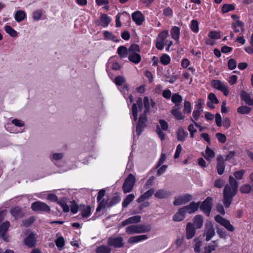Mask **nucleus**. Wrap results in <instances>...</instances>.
<instances>
[{"label":"nucleus","mask_w":253,"mask_h":253,"mask_svg":"<svg viewBox=\"0 0 253 253\" xmlns=\"http://www.w3.org/2000/svg\"><path fill=\"white\" fill-rule=\"evenodd\" d=\"M235 9V6L233 4H224L223 5L221 11L223 13H227Z\"/></svg>","instance_id":"nucleus-37"},{"label":"nucleus","mask_w":253,"mask_h":253,"mask_svg":"<svg viewBox=\"0 0 253 253\" xmlns=\"http://www.w3.org/2000/svg\"><path fill=\"white\" fill-rule=\"evenodd\" d=\"M251 190V187L248 184H245L242 186L240 188V191L243 193H249Z\"/></svg>","instance_id":"nucleus-59"},{"label":"nucleus","mask_w":253,"mask_h":253,"mask_svg":"<svg viewBox=\"0 0 253 253\" xmlns=\"http://www.w3.org/2000/svg\"><path fill=\"white\" fill-rule=\"evenodd\" d=\"M215 235L214 229L211 223L206 224L204 236L207 241H210Z\"/></svg>","instance_id":"nucleus-12"},{"label":"nucleus","mask_w":253,"mask_h":253,"mask_svg":"<svg viewBox=\"0 0 253 253\" xmlns=\"http://www.w3.org/2000/svg\"><path fill=\"white\" fill-rule=\"evenodd\" d=\"M182 96L177 93H173L171 96V102L174 104L173 107L182 108Z\"/></svg>","instance_id":"nucleus-17"},{"label":"nucleus","mask_w":253,"mask_h":253,"mask_svg":"<svg viewBox=\"0 0 253 253\" xmlns=\"http://www.w3.org/2000/svg\"><path fill=\"white\" fill-rule=\"evenodd\" d=\"M42 16V12L41 10H37L33 12V17L35 20H39Z\"/></svg>","instance_id":"nucleus-51"},{"label":"nucleus","mask_w":253,"mask_h":253,"mask_svg":"<svg viewBox=\"0 0 253 253\" xmlns=\"http://www.w3.org/2000/svg\"><path fill=\"white\" fill-rule=\"evenodd\" d=\"M135 177L134 176L130 173L128 174L123 185V190L125 193L130 192L135 183Z\"/></svg>","instance_id":"nucleus-5"},{"label":"nucleus","mask_w":253,"mask_h":253,"mask_svg":"<svg viewBox=\"0 0 253 253\" xmlns=\"http://www.w3.org/2000/svg\"><path fill=\"white\" fill-rule=\"evenodd\" d=\"M117 53L121 58H125L128 56V49L125 46H120L118 48Z\"/></svg>","instance_id":"nucleus-31"},{"label":"nucleus","mask_w":253,"mask_h":253,"mask_svg":"<svg viewBox=\"0 0 253 253\" xmlns=\"http://www.w3.org/2000/svg\"><path fill=\"white\" fill-rule=\"evenodd\" d=\"M11 123L18 127H22L24 126V122L23 121L16 119L12 120Z\"/></svg>","instance_id":"nucleus-62"},{"label":"nucleus","mask_w":253,"mask_h":253,"mask_svg":"<svg viewBox=\"0 0 253 253\" xmlns=\"http://www.w3.org/2000/svg\"><path fill=\"white\" fill-rule=\"evenodd\" d=\"M216 137L218 141L222 143H224L226 141V136L221 133H217L216 134Z\"/></svg>","instance_id":"nucleus-57"},{"label":"nucleus","mask_w":253,"mask_h":253,"mask_svg":"<svg viewBox=\"0 0 253 253\" xmlns=\"http://www.w3.org/2000/svg\"><path fill=\"white\" fill-rule=\"evenodd\" d=\"M111 249L107 246L102 245L97 248L96 252L97 253H110Z\"/></svg>","instance_id":"nucleus-35"},{"label":"nucleus","mask_w":253,"mask_h":253,"mask_svg":"<svg viewBox=\"0 0 253 253\" xmlns=\"http://www.w3.org/2000/svg\"><path fill=\"white\" fill-rule=\"evenodd\" d=\"M160 62L162 64L167 65L170 62V57L167 54H163L160 58Z\"/></svg>","instance_id":"nucleus-39"},{"label":"nucleus","mask_w":253,"mask_h":253,"mask_svg":"<svg viewBox=\"0 0 253 253\" xmlns=\"http://www.w3.org/2000/svg\"><path fill=\"white\" fill-rule=\"evenodd\" d=\"M141 216L140 215H135L129 217L128 221L130 224L137 223L141 221Z\"/></svg>","instance_id":"nucleus-47"},{"label":"nucleus","mask_w":253,"mask_h":253,"mask_svg":"<svg viewBox=\"0 0 253 253\" xmlns=\"http://www.w3.org/2000/svg\"><path fill=\"white\" fill-rule=\"evenodd\" d=\"M26 17V14L23 10H17L14 15V18L17 22L23 21Z\"/></svg>","instance_id":"nucleus-29"},{"label":"nucleus","mask_w":253,"mask_h":253,"mask_svg":"<svg viewBox=\"0 0 253 253\" xmlns=\"http://www.w3.org/2000/svg\"><path fill=\"white\" fill-rule=\"evenodd\" d=\"M121 200L120 197L115 196L112 198V199L109 202L108 204V207L110 208L114 205L118 203Z\"/></svg>","instance_id":"nucleus-48"},{"label":"nucleus","mask_w":253,"mask_h":253,"mask_svg":"<svg viewBox=\"0 0 253 253\" xmlns=\"http://www.w3.org/2000/svg\"><path fill=\"white\" fill-rule=\"evenodd\" d=\"M64 157V154L63 153H54L50 155L49 158L55 164L56 162L61 160Z\"/></svg>","instance_id":"nucleus-28"},{"label":"nucleus","mask_w":253,"mask_h":253,"mask_svg":"<svg viewBox=\"0 0 253 253\" xmlns=\"http://www.w3.org/2000/svg\"><path fill=\"white\" fill-rule=\"evenodd\" d=\"M182 150V148L181 145L180 144H178L176 147V151L175 152L174 155V158L175 159H177L179 157Z\"/></svg>","instance_id":"nucleus-63"},{"label":"nucleus","mask_w":253,"mask_h":253,"mask_svg":"<svg viewBox=\"0 0 253 253\" xmlns=\"http://www.w3.org/2000/svg\"><path fill=\"white\" fill-rule=\"evenodd\" d=\"M217 172L219 175H221L223 173L225 169V163L223 157L221 155H219L217 157Z\"/></svg>","instance_id":"nucleus-13"},{"label":"nucleus","mask_w":253,"mask_h":253,"mask_svg":"<svg viewBox=\"0 0 253 253\" xmlns=\"http://www.w3.org/2000/svg\"><path fill=\"white\" fill-rule=\"evenodd\" d=\"M134 195L133 194L128 195L122 203V206L124 208H126L127 206L134 200Z\"/></svg>","instance_id":"nucleus-34"},{"label":"nucleus","mask_w":253,"mask_h":253,"mask_svg":"<svg viewBox=\"0 0 253 253\" xmlns=\"http://www.w3.org/2000/svg\"><path fill=\"white\" fill-rule=\"evenodd\" d=\"M10 214L16 219H19L23 217L24 213L21 208L19 207H16L10 211Z\"/></svg>","instance_id":"nucleus-22"},{"label":"nucleus","mask_w":253,"mask_h":253,"mask_svg":"<svg viewBox=\"0 0 253 253\" xmlns=\"http://www.w3.org/2000/svg\"><path fill=\"white\" fill-rule=\"evenodd\" d=\"M32 210L38 212L49 213L50 211V208L46 203L41 201H36L31 205Z\"/></svg>","instance_id":"nucleus-4"},{"label":"nucleus","mask_w":253,"mask_h":253,"mask_svg":"<svg viewBox=\"0 0 253 253\" xmlns=\"http://www.w3.org/2000/svg\"><path fill=\"white\" fill-rule=\"evenodd\" d=\"M192 199V197L191 195L189 194H185L175 197L173 204L174 206L184 205L190 201Z\"/></svg>","instance_id":"nucleus-11"},{"label":"nucleus","mask_w":253,"mask_h":253,"mask_svg":"<svg viewBox=\"0 0 253 253\" xmlns=\"http://www.w3.org/2000/svg\"><path fill=\"white\" fill-rule=\"evenodd\" d=\"M190 27L191 30L195 33H198L199 31V24L197 20H192L191 21Z\"/></svg>","instance_id":"nucleus-38"},{"label":"nucleus","mask_w":253,"mask_h":253,"mask_svg":"<svg viewBox=\"0 0 253 253\" xmlns=\"http://www.w3.org/2000/svg\"><path fill=\"white\" fill-rule=\"evenodd\" d=\"M214 220L216 222L224 226L227 230L230 232H233L235 230L234 226L231 224L230 221L222 217L219 215H217L214 217Z\"/></svg>","instance_id":"nucleus-7"},{"label":"nucleus","mask_w":253,"mask_h":253,"mask_svg":"<svg viewBox=\"0 0 253 253\" xmlns=\"http://www.w3.org/2000/svg\"><path fill=\"white\" fill-rule=\"evenodd\" d=\"M171 195V193L166 190H159V199L166 198Z\"/></svg>","instance_id":"nucleus-53"},{"label":"nucleus","mask_w":253,"mask_h":253,"mask_svg":"<svg viewBox=\"0 0 253 253\" xmlns=\"http://www.w3.org/2000/svg\"><path fill=\"white\" fill-rule=\"evenodd\" d=\"M237 66L236 61L233 59H230L228 62V66L230 70L234 69Z\"/></svg>","instance_id":"nucleus-61"},{"label":"nucleus","mask_w":253,"mask_h":253,"mask_svg":"<svg viewBox=\"0 0 253 253\" xmlns=\"http://www.w3.org/2000/svg\"><path fill=\"white\" fill-rule=\"evenodd\" d=\"M144 107L143 106L142 99L139 97L136 103L133 104L132 106V120L136 122L137 120L138 113L143 112L140 114V117L136 126V134L139 136L143 131L145 127V123L147 122V113L152 111H155L154 107L155 103L148 97H145L143 100Z\"/></svg>","instance_id":"nucleus-1"},{"label":"nucleus","mask_w":253,"mask_h":253,"mask_svg":"<svg viewBox=\"0 0 253 253\" xmlns=\"http://www.w3.org/2000/svg\"><path fill=\"white\" fill-rule=\"evenodd\" d=\"M55 244L58 248H62L65 245V241L63 237L60 236L55 240Z\"/></svg>","instance_id":"nucleus-46"},{"label":"nucleus","mask_w":253,"mask_h":253,"mask_svg":"<svg viewBox=\"0 0 253 253\" xmlns=\"http://www.w3.org/2000/svg\"><path fill=\"white\" fill-rule=\"evenodd\" d=\"M132 19L137 25H140L144 21V17L140 11H137L132 13Z\"/></svg>","instance_id":"nucleus-16"},{"label":"nucleus","mask_w":253,"mask_h":253,"mask_svg":"<svg viewBox=\"0 0 253 253\" xmlns=\"http://www.w3.org/2000/svg\"><path fill=\"white\" fill-rule=\"evenodd\" d=\"M6 32L12 37H16L18 35L17 32L11 26L6 25L4 27Z\"/></svg>","instance_id":"nucleus-36"},{"label":"nucleus","mask_w":253,"mask_h":253,"mask_svg":"<svg viewBox=\"0 0 253 253\" xmlns=\"http://www.w3.org/2000/svg\"><path fill=\"white\" fill-rule=\"evenodd\" d=\"M203 224V219L201 215H197L194 218L193 226L197 229L200 228Z\"/></svg>","instance_id":"nucleus-30"},{"label":"nucleus","mask_w":253,"mask_h":253,"mask_svg":"<svg viewBox=\"0 0 253 253\" xmlns=\"http://www.w3.org/2000/svg\"><path fill=\"white\" fill-rule=\"evenodd\" d=\"M111 21V18L106 14H102L100 16L101 25L103 27H107Z\"/></svg>","instance_id":"nucleus-33"},{"label":"nucleus","mask_w":253,"mask_h":253,"mask_svg":"<svg viewBox=\"0 0 253 253\" xmlns=\"http://www.w3.org/2000/svg\"><path fill=\"white\" fill-rule=\"evenodd\" d=\"M199 203L192 202L189 205L186 206L182 208L186 213L187 212L188 213H193L196 211L199 208Z\"/></svg>","instance_id":"nucleus-20"},{"label":"nucleus","mask_w":253,"mask_h":253,"mask_svg":"<svg viewBox=\"0 0 253 253\" xmlns=\"http://www.w3.org/2000/svg\"><path fill=\"white\" fill-rule=\"evenodd\" d=\"M181 108L172 107L170 113L174 116L175 119L177 120H182L185 118V116L183 115L179 111Z\"/></svg>","instance_id":"nucleus-21"},{"label":"nucleus","mask_w":253,"mask_h":253,"mask_svg":"<svg viewBox=\"0 0 253 253\" xmlns=\"http://www.w3.org/2000/svg\"><path fill=\"white\" fill-rule=\"evenodd\" d=\"M195 234V227L191 223H188L186 226V238L188 239L192 238Z\"/></svg>","instance_id":"nucleus-26"},{"label":"nucleus","mask_w":253,"mask_h":253,"mask_svg":"<svg viewBox=\"0 0 253 253\" xmlns=\"http://www.w3.org/2000/svg\"><path fill=\"white\" fill-rule=\"evenodd\" d=\"M170 33L172 39L176 42V43H179L180 28L176 26H173L170 30Z\"/></svg>","instance_id":"nucleus-14"},{"label":"nucleus","mask_w":253,"mask_h":253,"mask_svg":"<svg viewBox=\"0 0 253 253\" xmlns=\"http://www.w3.org/2000/svg\"><path fill=\"white\" fill-rule=\"evenodd\" d=\"M211 84L212 87L222 91L225 96H227L229 95V87L226 83L216 80H213L211 82Z\"/></svg>","instance_id":"nucleus-6"},{"label":"nucleus","mask_w":253,"mask_h":253,"mask_svg":"<svg viewBox=\"0 0 253 253\" xmlns=\"http://www.w3.org/2000/svg\"><path fill=\"white\" fill-rule=\"evenodd\" d=\"M183 112L185 114H189L191 112L192 106L189 101H185L184 103Z\"/></svg>","instance_id":"nucleus-42"},{"label":"nucleus","mask_w":253,"mask_h":253,"mask_svg":"<svg viewBox=\"0 0 253 253\" xmlns=\"http://www.w3.org/2000/svg\"><path fill=\"white\" fill-rule=\"evenodd\" d=\"M128 49V53H137V52L140 51V47L139 46L136 44H132Z\"/></svg>","instance_id":"nucleus-49"},{"label":"nucleus","mask_w":253,"mask_h":253,"mask_svg":"<svg viewBox=\"0 0 253 253\" xmlns=\"http://www.w3.org/2000/svg\"><path fill=\"white\" fill-rule=\"evenodd\" d=\"M98 202L99 205L96 210L97 211H99L101 209L105 208L106 207H108V204L109 203V202H108V200L103 199L102 200H101Z\"/></svg>","instance_id":"nucleus-43"},{"label":"nucleus","mask_w":253,"mask_h":253,"mask_svg":"<svg viewBox=\"0 0 253 253\" xmlns=\"http://www.w3.org/2000/svg\"><path fill=\"white\" fill-rule=\"evenodd\" d=\"M241 99L243 100L246 104L253 106V97H252L248 93L245 91H242L240 95Z\"/></svg>","instance_id":"nucleus-19"},{"label":"nucleus","mask_w":253,"mask_h":253,"mask_svg":"<svg viewBox=\"0 0 253 253\" xmlns=\"http://www.w3.org/2000/svg\"><path fill=\"white\" fill-rule=\"evenodd\" d=\"M10 227V223L8 221L3 222L0 225V238L6 242L9 241V237L6 235V232Z\"/></svg>","instance_id":"nucleus-9"},{"label":"nucleus","mask_w":253,"mask_h":253,"mask_svg":"<svg viewBox=\"0 0 253 253\" xmlns=\"http://www.w3.org/2000/svg\"><path fill=\"white\" fill-rule=\"evenodd\" d=\"M203 103H204L203 100H202V99H199L195 105V110L203 112V108L202 106H203Z\"/></svg>","instance_id":"nucleus-54"},{"label":"nucleus","mask_w":253,"mask_h":253,"mask_svg":"<svg viewBox=\"0 0 253 253\" xmlns=\"http://www.w3.org/2000/svg\"><path fill=\"white\" fill-rule=\"evenodd\" d=\"M126 80L125 78L121 76H117L115 79V83L117 85H122L125 83Z\"/></svg>","instance_id":"nucleus-52"},{"label":"nucleus","mask_w":253,"mask_h":253,"mask_svg":"<svg viewBox=\"0 0 253 253\" xmlns=\"http://www.w3.org/2000/svg\"><path fill=\"white\" fill-rule=\"evenodd\" d=\"M202 112L194 110L192 113V118L191 119L192 120L198 121Z\"/></svg>","instance_id":"nucleus-56"},{"label":"nucleus","mask_w":253,"mask_h":253,"mask_svg":"<svg viewBox=\"0 0 253 253\" xmlns=\"http://www.w3.org/2000/svg\"><path fill=\"white\" fill-rule=\"evenodd\" d=\"M24 243L29 248L34 247L36 243L35 234L33 233H30L27 237L24 239Z\"/></svg>","instance_id":"nucleus-15"},{"label":"nucleus","mask_w":253,"mask_h":253,"mask_svg":"<svg viewBox=\"0 0 253 253\" xmlns=\"http://www.w3.org/2000/svg\"><path fill=\"white\" fill-rule=\"evenodd\" d=\"M47 199L51 202H56L57 203L60 202L58 201L57 196L53 193H49L47 195Z\"/></svg>","instance_id":"nucleus-58"},{"label":"nucleus","mask_w":253,"mask_h":253,"mask_svg":"<svg viewBox=\"0 0 253 253\" xmlns=\"http://www.w3.org/2000/svg\"><path fill=\"white\" fill-rule=\"evenodd\" d=\"M214 157V151L212 150L207 147L206 150V156H205L206 159L210 161L211 158H213Z\"/></svg>","instance_id":"nucleus-44"},{"label":"nucleus","mask_w":253,"mask_h":253,"mask_svg":"<svg viewBox=\"0 0 253 253\" xmlns=\"http://www.w3.org/2000/svg\"><path fill=\"white\" fill-rule=\"evenodd\" d=\"M108 245L116 248H121L124 245V239L122 237H110L108 239Z\"/></svg>","instance_id":"nucleus-10"},{"label":"nucleus","mask_w":253,"mask_h":253,"mask_svg":"<svg viewBox=\"0 0 253 253\" xmlns=\"http://www.w3.org/2000/svg\"><path fill=\"white\" fill-rule=\"evenodd\" d=\"M208 99L210 102H212L214 104H217L218 99L215 94L213 93H210L208 95Z\"/></svg>","instance_id":"nucleus-60"},{"label":"nucleus","mask_w":253,"mask_h":253,"mask_svg":"<svg viewBox=\"0 0 253 253\" xmlns=\"http://www.w3.org/2000/svg\"><path fill=\"white\" fill-rule=\"evenodd\" d=\"M159 124L160 125L161 127L162 130L164 131L168 130L169 125L166 121L163 120H159Z\"/></svg>","instance_id":"nucleus-55"},{"label":"nucleus","mask_w":253,"mask_h":253,"mask_svg":"<svg viewBox=\"0 0 253 253\" xmlns=\"http://www.w3.org/2000/svg\"><path fill=\"white\" fill-rule=\"evenodd\" d=\"M212 203V199L211 197H208L204 200L200 206V209L209 216L211 211Z\"/></svg>","instance_id":"nucleus-8"},{"label":"nucleus","mask_w":253,"mask_h":253,"mask_svg":"<svg viewBox=\"0 0 253 253\" xmlns=\"http://www.w3.org/2000/svg\"><path fill=\"white\" fill-rule=\"evenodd\" d=\"M185 211L183 208L180 209L178 211L173 215V220L174 221L179 222L184 219L185 215Z\"/></svg>","instance_id":"nucleus-25"},{"label":"nucleus","mask_w":253,"mask_h":253,"mask_svg":"<svg viewBox=\"0 0 253 253\" xmlns=\"http://www.w3.org/2000/svg\"><path fill=\"white\" fill-rule=\"evenodd\" d=\"M78 206L76 204L75 202L74 201H73L71 202V212L73 213H76L78 211Z\"/></svg>","instance_id":"nucleus-64"},{"label":"nucleus","mask_w":253,"mask_h":253,"mask_svg":"<svg viewBox=\"0 0 253 253\" xmlns=\"http://www.w3.org/2000/svg\"><path fill=\"white\" fill-rule=\"evenodd\" d=\"M147 239L148 236L146 235L135 236L130 237L128 240V242L130 244H134L145 240Z\"/></svg>","instance_id":"nucleus-24"},{"label":"nucleus","mask_w":253,"mask_h":253,"mask_svg":"<svg viewBox=\"0 0 253 253\" xmlns=\"http://www.w3.org/2000/svg\"><path fill=\"white\" fill-rule=\"evenodd\" d=\"M128 58L130 61L137 64L140 62L141 57L139 54L133 52L128 53Z\"/></svg>","instance_id":"nucleus-27"},{"label":"nucleus","mask_w":253,"mask_h":253,"mask_svg":"<svg viewBox=\"0 0 253 253\" xmlns=\"http://www.w3.org/2000/svg\"><path fill=\"white\" fill-rule=\"evenodd\" d=\"M251 108L247 106H242L238 108L237 112L241 114H246L250 113Z\"/></svg>","instance_id":"nucleus-41"},{"label":"nucleus","mask_w":253,"mask_h":253,"mask_svg":"<svg viewBox=\"0 0 253 253\" xmlns=\"http://www.w3.org/2000/svg\"><path fill=\"white\" fill-rule=\"evenodd\" d=\"M229 184L225 186L223 191V204L226 208L230 207L238 188L237 182L233 176L229 177Z\"/></svg>","instance_id":"nucleus-2"},{"label":"nucleus","mask_w":253,"mask_h":253,"mask_svg":"<svg viewBox=\"0 0 253 253\" xmlns=\"http://www.w3.org/2000/svg\"><path fill=\"white\" fill-rule=\"evenodd\" d=\"M208 36L210 38L213 40H217L220 38V33L216 31L210 32L208 34Z\"/></svg>","instance_id":"nucleus-50"},{"label":"nucleus","mask_w":253,"mask_h":253,"mask_svg":"<svg viewBox=\"0 0 253 253\" xmlns=\"http://www.w3.org/2000/svg\"><path fill=\"white\" fill-rule=\"evenodd\" d=\"M217 246V242L214 241L212 243V244L206 247L204 253H211L212 251L215 250L216 247Z\"/></svg>","instance_id":"nucleus-40"},{"label":"nucleus","mask_w":253,"mask_h":253,"mask_svg":"<svg viewBox=\"0 0 253 253\" xmlns=\"http://www.w3.org/2000/svg\"><path fill=\"white\" fill-rule=\"evenodd\" d=\"M151 229L149 225L139 224L128 226L126 228V232L129 234H140L150 231Z\"/></svg>","instance_id":"nucleus-3"},{"label":"nucleus","mask_w":253,"mask_h":253,"mask_svg":"<svg viewBox=\"0 0 253 253\" xmlns=\"http://www.w3.org/2000/svg\"><path fill=\"white\" fill-rule=\"evenodd\" d=\"M91 214V208L90 206L84 207L82 211V215L83 217H87Z\"/></svg>","instance_id":"nucleus-45"},{"label":"nucleus","mask_w":253,"mask_h":253,"mask_svg":"<svg viewBox=\"0 0 253 253\" xmlns=\"http://www.w3.org/2000/svg\"><path fill=\"white\" fill-rule=\"evenodd\" d=\"M154 190L153 189H150L145 192L143 195H142L136 201L138 203H140L146 200L149 199L154 194Z\"/></svg>","instance_id":"nucleus-23"},{"label":"nucleus","mask_w":253,"mask_h":253,"mask_svg":"<svg viewBox=\"0 0 253 253\" xmlns=\"http://www.w3.org/2000/svg\"><path fill=\"white\" fill-rule=\"evenodd\" d=\"M104 36L107 40H111L116 42H119L120 40L117 37L114 36L111 32L108 31L104 32Z\"/></svg>","instance_id":"nucleus-32"},{"label":"nucleus","mask_w":253,"mask_h":253,"mask_svg":"<svg viewBox=\"0 0 253 253\" xmlns=\"http://www.w3.org/2000/svg\"><path fill=\"white\" fill-rule=\"evenodd\" d=\"M176 133L177 139L179 141H184L188 136L187 132L181 126L178 128Z\"/></svg>","instance_id":"nucleus-18"}]
</instances>
